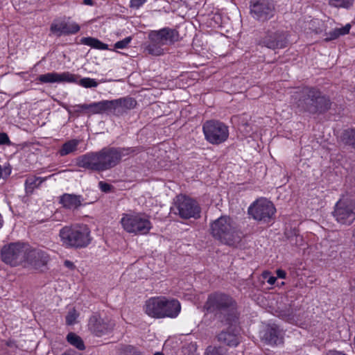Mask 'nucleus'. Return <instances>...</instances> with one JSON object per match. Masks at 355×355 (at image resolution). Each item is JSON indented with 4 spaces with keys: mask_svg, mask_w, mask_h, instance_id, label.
I'll use <instances>...</instances> for the list:
<instances>
[{
    "mask_svg": "<svg viewBox=\"0 0 355 355\" xmlns=\"http://www.w3.org/2000/svg\"><path fill=\"white\" fill-rule=\"evenodd\" d=\"M83 201V198L80 195L71 193H64L60 197L59 202L63 207L70 210H74L78 208Z\"/></svg>",
    "mask_w": 355,
    "mask_h": 355,
    "instance_id": "25",
    "label": "nucleus"
},
{
    "mask_svg": "<svg viewBox=\"0 0 355 355\" xmlns=\"http://www.w3.org/2000/svg\"><path fill=\"white\" fill-rule=\"evenodd\" d=\"M37 80L42 83H77L85 88L96 87L98 85V83L91 78H83L78 81V76L69 71L46 73L39 76Z\"/></svg>",
    "mask_w": 355,
    "mask_h": 355,
    "instance_id": "6",
    "label": "nucleus"
},
{
    "mask_svg": "<svg viewBox=\"0 0 355 355\" xmlns=\"http://www.w3.org/2000/svg\"><path fill=\"white\" fill-rule=\"evenodd\" d=\"M259 44L270 49H283L286 46V34L283 31H268Z\"/></svg>",
    "mask_w": 355,
    "mask_h": 355,
    "instance_id": "15",
    "label": "nucleus"
},
{
    "mask_svg": "<svg viewBox=\"0 0 355 355\" xmlns=\"http://www.w3.org/2000/svg\"><path fill=\"white\" fill-rule=\"evenodd\" d=\"M70 115L79 116L81 114L90 112L93 113V103L91 104H79L69 105L66 108Z\"/></svg>",
    "mask_w": 355,
    "mask_h": 355,
    "instance_id": "29",
    "label": "nucleus"
},
{
    "mask_svg": "<svg viewBox=\"0 0 355 355\" xmlns=\"http://www.w3.org/2000/svg\"><path fill=\"white\" fill-rule=\"evenodd\" d=\"M164 296L153 297L148 299L144 305V311L148 316L154 318H162Z\"/></svg>",
    "mask_w": 355,
    "mask_h": 355,
    "instance_id": "19",
    "label": "nucleus"
},
{
    "mask_svg": "<svg viewBox=\"0 0 355 355\" xmlns=\"http://www.w3.org/2000/svg\"><path fill=\"white\" fill-rule=\"evenodd\" d=\"M261 338L270 345H278L283 343V332L276 325L268 326L262 332Z\"/></svg>",
    "mask_w": 355,
    "mask_h": 355,
    "instance_id": "20",
    "label": "nucleus"
},
{
    "mask_svg": "<svg viewBox=\"0 0 355 355\" xmlns=\"http://www.w3.org/2000/svg\"><path fill=\"white\" fill-rule=\"evenodd\" d=\"M64 265L69 269H73L75 268L73 263L69 260L64 261Z\"/></svg>",
    "mask_w": 355,
    "mask_h": 355,
    "instance_id": "43",
    "label": "nucleus"
},
{
    "mask_svg": "<svg viewBox=\"0 0 355 355\" xmlns=\"http://www.w3.org/2000/svg\"><path fill=\"white\" fill-rule=\"evenodd\" d=\"M132 41L131 37H127L122 40L118 41L114 44V48L123 49H125L130 42Z\"/></svg>",
    "mask_w": 355,
    "mask_h": 355,
    "instance_id": "39",
    "label": "nucleus"
},
{
    "mask_svg": "<svg viewBox=\"0 0 355 355\" xmlns=\"http://www.w3.org/2000/svg\"><path fill=\"white\" fill-rule=\"evenodd\" d=\"M114 325L115 323L113 320L108 318H101L98 314L92 315L87 324L89 331L98 337L111 332Z\"/></svg>",
    "mask_w": 355,
    "mask_h": 355,
    "instance_id": "13",
    "label": "nucleus"
},
{
    "mask_svg": "<svg viewBox=\"0 0 355 355\" xmlns=\"http://www.w3.org/2000/svg\"><path fill=\"white\" fill-rule=\"evenodd\" d=\"M350 28L351 26L349 24H346L344 27L335 28L328 33L326 40H334L340 35L347 34L349 32Z\"/></svg>",
    "mask_w": 355,
    "mask_h": 355,
    "instance_id": "32",
    "label": "nucleus"
},
{
    "mask_svg": "<svg viewBox=\"0 0 355 355\" xmlns=\"http://www.w3.org/2000/svg\"><path fill=\"white\" fill-rule=\"evenodd\" d=\"M80 26L75 21L60 19L52 22L50 30L55 35L60 37L76 34L80 31Z\"/></svg>",
    "mask_w": 355,
    "mask_h": 355,
    "instance_id": "16",
    "label": "nucleus"
},
{
    "mask_svg": "<svg viewBox=\"0 0 355 355\" xmlns=\"http://www.w3.org/2000/svg\"><path fill=\"white\" fill-rule=\"evenodd\" d=\"M277 275L279 278L284 279L286 277V272L285 271L279 269L277 270Z\"/></svg>",
    "mask_w": 355,
    "mask_h": 355,
    "instance_id": "44",
    "label": "nucleus"
},
{
    "mask_svg": "<svg viewBox=\"0 0 355 355\" xmlns=\"http://www.w3.org/2000/svg\"><path fill=\"white\" fill-rule=\"evenodd\" d=\"M132 152L130 148H104L99 150L103 171H107L117 165L122 157Z\"/></svg>",
    "mask_w": 355,
    "mask_h": 355,
    "instance_id": "12",
    "label": "nucleus"
},
{
    "mask_svg": "<svg viewBox=\"0 0 355 355\" xmlns=\"http://www.w3.org/2000/svg\"><path fill=\"white\" fill-rule=\"evenodd\" d=\"M28 246L20 243H12L3 246L1 250V259L3 262L12 266L26 261Z\"/></svg>",
    "mask_w": 355,
    "mask_h": 355,
    "instance_id": "9",
    "label": "nucleus"
},
{
    "mask_svg": "<svg viewBox=\"0 0 355 355\" xmlns=\"http://www.w3.org/2000/svg\"><path fill=\"white\" fill-rule=\"evenodd\" d=\"M154 355H164V354L161 352H156Z\"/></svg>",
    "mask_w": 355,
    "mask_h": 355,
    "instance_id": "49",
    "label": "nucleus"
},
{
    "mask_svg": "<svg viewBox=\"0 0 355 355\" xmlns=\"http://www.w3.org/2000/svg\"><path fill=\"white\" fill-rule=\"evenodd\" d=\"M293 105L311 113L324 112L330 107V101L314 88L298 89L293 96Z\"/></svg>",
    "mask_w": 355,
    "mask_h": 355,
    "instance_id": "1",
    "label": "nucleus"
},
{
    "mask_svg": "<svg viewBox=\"0 0 355 355\" xmlns=\"http://www.w3.org/2000/svg\"><path fill=\"white\" fill-rule=\"evenodd\" d=\"M178 214L182 218H198L200 209L198 203L187 197L181 196L178 200Z\"/></svg>",
    "mask_w": 355,
    "mask_h": 355,
    "instance_id": "14",
    "label": "nucleus"
},
{
    "mask_svg": "<svg viewBox=\"0 0 355 355\" xmlns=\"http://www.w3.org/2000/svg\"><path fill=\"white\" fill-rule=\"evenodd\" d=\"M197 345L195 343H190L183 348L184 355H199L197 352Z\"/></svg>",
    "mask_w": 355,
    "mask_h": 355,
    "instance_id": "38",
    "label": "nucleus"
},
{
    "mask_svg": "<svg viewBox=\"0 0 355 355\" xmlns=\"http://www.w3.org/2000/svg\"><path fill=\"white\" fill-rule=\"evenodd\" d=\"M205 355H227L226 352L223 347L209 346Z\"/></svg>",
    "mask_w": 355,
    "mask_h": 355,
    "instance_id": "36",
    "label": "nucleus"
},
{
    "mask_svg": "<svg viewBox=\"0 0 355 355\" xmlns=\"http://www.w3.org/2000/svg\"><path fill=\"white\" fill-rule=\"evenodd\" d=\"M115 100L117 102L116 104L117 114L122 113L128 110L133 109L137 105V101L131 97L121 98Z\"/></svg>",
    "mask_w": 355,
    "mask_h": 355,
    "instance_id": "28",
    "label": "nucleus"
},
{
    "mask_svg": "<svg viewBox=\"0 0 355 355\" xmlns=\"http://www.w3.org/2000/svg\"><path fill=\"white\" fill-rule=\"evenodd\" d=\"M9 142V138L6 133H0V144H6Z\"/></svg>",
    "mask_w": 355,
    "mask_h": 355,
    "instance_id": "42",
    "label": "nucleus"
},
{
    "mask_svg": "<svg viewBox=\"0 0 355 355\" xmlns=\"http://www.w3.org/2000/svg\"><path fill=\"white\" fill-rule=\"evenodd\" d=\"M148 38V42L145 44V51L153 56L164 54V48L153 31L149 32Z\"/></svg>",
    "mask_w": 355,
    "mask_h": 355,
    "instance_id": "23",
    "label": "nucleus"
},
{
    "mask_svg": "<svg viewBox=\"0 0 355 355\" xmlns=\"http://www.w3.org/2000/svg\"><path fill=\"white\" fill-rule=\"evenodd\" d=\"M146 2V0H130V6L132 8L139 9Z\"/></svg>",
    "mask_w": 355,
    "mask_h": 355,
    "instance_id": "40",
    "label": "nucleus"
},
{
    "mask_svg": "<svg viewBox=\"0 0 355 355\" xmlns=\"http://www.w3.org/2000/svg\"><path fill=\"white\" fill-rule=\"evenodd\" d=\"M98 187H99V189L105 193L110 192L112 189V186L110 184H109L105 182H103V181L99 182Z\"/></svg>",
    "mask_w": 355,
    "mask_h": 355,
    "instance_id": "41",
    "label": "nucleus"
},
{
    "mask_svg": "<svg viewBox=\"0 0 355 355\" xmlns=\"http://www.w3.org/2000/svg\"><path fill=\"white\" fill-rule=\"evenodd\" d=\"M205 139L210 144L218 145L229 137V128L225 123L216 120L207 121L202 125Z\"/></svg>",
    "mask_w": 355,
    "mask_h": 355,
    "instance_id": "7",
    "label": "nucleus"
},
{
    "mask_svg": "<svg viewBox=\"0 0 355 355\" xmlns=\"http://www.w3.org/2000/svg\"><path fill=\"white\" fill-rule=\"evenodd\" d=\"M63 355H73V354H64Z\"/></svg>",
    "mask_w": 355,
    "mask_h": 355,
    "instance_id": "50",
    "label": "nucleus"
},
{
    "mask_svg": "<svg viewBox=\"0 0 355 355\" xmlns=\"http://www.w3.org/2000/svg\"><path fill=\"white\" fill-rule=\"evenodd\" d=\"M80 139H77L67 141L62 145L58 153L61 157L76 153L78 150V145L80 144Z\"/></svg>",
    "mask_w": 355,
    "mask_h": 355,
    "instance_id": "27",
    "label": "nucleus"
},
{
    "mask_svg": "<svg viewBox=\"0 0 355 355\" xmlns=\"http://www.w3.org/2000/svg\"><path fill=\"white\" fill-rule=\"evenodd\" d=\"M79 315V313L76 311V309H72L69 311L67 315H66V323L68 325L74 324L76 322V320Z\"/></svg>",
    "mask_w": 355,
    "mask_h": 355,
    "instance_id": "37",
    "label": "nucleus"
},
{
    "mask_svg": "<svg viewBox=\"0 0 355 355\" xmlns=\"http://www.w3.org/2000/svg\"><path fill=\"white\" fill-rule=\"evenodd\" d=\"M276 277H269L268 279H267V282L270 284V285H272L275 283L276 282Z\"/></svg>",
    "mask_w": 355,
    "mask_h": 355,
    "instance_id": "45",
    "label": "nucleus"
},
{
    "mask_svg": "<svg viewBox=\"0 0 355 355\" xmlns=\"http://www.w3.org/2000/svg\"><path fill=\"white\" fill-rule=\"evenodd\" d=\"M5 173H6V175H9V174H10V170H8V171H6L5 170Z\"/></svg>",
    "mask_w": 355,
    "mask_h": 355,
    "instance_id": "48",
    "label": "nucleus"
},
{
    "mask_svg": "<svg viewBox=\"0 0 355 355\" xmlns=\"http://www.w3.org/2000/svg\"><path fill=\"white\" fill-rule=\"evenodd\" d=\"M274 6L268 0H261L254 3L251 7L253 17L258 20L264 21L273 15Z\"/></svg>",
    "mask_w": 355,
    "mask_h": 355,
    "instance_id": "18",
    "label": "nucleus"
},
{
    "mask_svg": "<svg viewBox=\"0 0 355 355\" xmlns=\"http://www.w3.org/2000/svg\"><path fill=\"white\" fill-rule=\"evenodd\" d=\"M153 31L163 46L173 44L179 40L178 32L171 28L165 27L159 30Z\"/></svg>",
    "mask_w": 355,
    "mask_h": 355,
    "instance_id": "22",
    "label": "nucleus"
},
{
    "mask_svg": "<svg viewBox=\"0 0 355 355\" xmlns=\"http://www.w3.org/2000/svg\"><path fill=\"white\" fill-rule=\"evenodd\" d=\"M120 223L124 231L135 235H146L153 228L150 216L141 212L123 214Z\"/></svg>",
    "mask_w": 355,
    "mask_h": 355,
    "instance_id": "5",
    "label": "nucleus"
},
{
    "mask_svg": "<svg viewBox=\"0 0 355 355\" xmlns=\"http://www.w3.org/2000/svg\"><path fill=\"white\" fill-rule=\"evenodd\" d=\"M46 178L41 177L29 176L25 182V189L27 193H31L33 190L38 187Z\"/></svg>",
    "mask_w": 355,
    "mask_h": 355,
    "instance_id": "30",
    "label": "nucleus"
},
{
    "mask_svg": "<svg viewBox=\"0 0 355 355\" xmlns=\"http://www.w3.org/2000/svg\"><path fill=\"white\" fill-rule=\"evenodd\" d=\"M81 43L91 46L92 48L99 49V50H107L108 49V45L103 43L101 41L96 38L87 37H83L81 39Z\"/></svg>",
    "mask_w": 355,
    "mask_h": 355,
    "instance_id": "31",
    "label": "nucleus"
},
{
    "mask_svg": "<svg viewBox=\"0 0 355 355\" xmlns=\"http://www.w3.org/2000/svg\"><path fill=\"white\" fill-rule=\"evenodd\" d=\"M342 140L346 144L355 147V130H345L342 135Z\"/></svg>",
    "mask_w": 355,
    "mask_h": 355,
    "instance_id": "34",
    "label": "nucleus"
},
{
    "mask_svg": "<svg viewBox=\"0 0 355 355\" xmlns=\"http://www.w3.org/2000/svg\"><path fill=\"white\" fill-rule=\"evenodd\" d=\"M275 211L274 205L266 198L258 199L248 208L249 214L254 220L264 223L270 221Z\"/></svg>",
    "mask_w": 355,
    "mask_h": 355,
    "instance_id": "11",
    "label": "nucleus"
},
{
    "mask_svg": "<svg viewBox=\"0 0 355 355\" xmlns=\"http://www.w3.org/2000/svg\"><path fill=\"white\" fill-rule=\"evenodd\" d=\"M49 261L48 254L41 250H31L27 252L26 261L35 269L39 270L44 267Z\"/></svg>",
    "mask_w": 355,
    "mask_h": 355,
    "instance_id": "21",
    "label": "nucleus"
},
{
    "mask_svg": "<svg viewBox=\"0 0 355 355\" xmlns=\"http://www.w3.org/2000/svg\"><path fill=\"white\" fill-rule=\"evenodd\" d=\"M116 100L111 101H101L96 103H93V114L101 113L103 112H111L117 113Z\"/></svg>",
    "mask_w": 355,
    "mask_h": 355,
    "instance_id": "26",
    "label": "nucleus"
},
{
    "mask_svg": "<svg viewBox=\"0 0 355 355\" xmlns=\"http://www.w3.org/2000/svg\"><path fill=\"white\" fill-rule=\"evenodd\" d=\"M269 275V272H265L263 273V276L265 279H266L268 277V276Z\"/></svg>",
    "mask_w": 355,
    "mask_h": 355,
    "instance_id": "47",
    "label": "nucleus"
},
{
    "mask_svg": "<svg viewBox=\"0 0 355 355\" xmlns=\"http://www.w3.org/2000/svg\"><path fill=\"white\" fill-rule=\"evenodd\" d=\"M67 341L80 350L85 349V345L82 338L74 333H69L67 336Z\"/></svg>",
    "mask_w": 355,
    "mask_h": 355,
    "instance_id": "33",
    "label": "nucleus"
},
{
    "mask_svg": "<svg viewBox=\"0 0 355 355\" xmlns=\"http://www.w3.org/2000/svg\"><path fill=\"white\" fill-rule=\"evenodd\" d=\"M164 305L162 307V318H176L181 311V305L178 300L173 298H167L164 296Z\"/></svg>",
    "mask_w": 355,
    "mask_h": 355,
    "instance_id": "24",
    "label": "nucleus"
},
{
    "mask_svg": "<svg viewBox=\"0 0 355 355\" xmlns=\"http://www.w3.org/2000/svg\"><path fill=\"white\" fill-rule=\"evenodd\" d=\"M83 3L87 6H93L94 1L93 0H83Z\"/></svg>",
    "mask_w": 355,
    "mask_h": 355,
    "instance_id": "46",
    "label": "nucleus"
},
{
    "mask_svg": "<svg viewBox=\"0 0 355 355\" xmlns=\"http://www.w3.org/2000/svg\"><path fill=\"white\" fill-rule=\"evenodd\" d=\"M99 151L88 153L78 157L77 165L94 171H103Z\"/></svg>",
    "mask_w": 355,
    "mask_h": 355,
    "instance_id": "17",
    "label": "nucleus"
},
{
    "mask_svg": "<svg viewBox=\"0 0 355 355\" xmlns=\"http://www.w3.org/2000/svg\"><path fill=\"white\" fill-rule=\"evenodd\" d=\"M354 200L348 196H343L337 202L334 216L336 220L343 225H350L355 220Z\"/></svg>",
    "mask_w": 355,
    "mask_h": 355,
    "instance_id": "10",
    "label": "nucleus"
},
{
    "mask_svg": "<svg viewBox=\"0 0 355 355\" xmlns=\"http://www.w3.org/2000/svg\"><path fill=\"white\" fill-rule=\"evenodd\" d=\"M211 233L216 239L232 245L240 239L236 223L228 216H221L211 225Z\"/></svg>",
    "mask_w": 355,
    "mask_h": 355,
    "instance_id": "3",
    "label": "nucleus"
},
{
    "mask_svg": "<svg viewBox=\"0 0 355 355\" xmlns=\"http://www.w3.org/2000/svg\"><path fill=\"white\" fill-rule=\"evenodd\" d=\"M60 237L63 245L81 248L91 243L90 230L85 225L65 226L60 230Z\"/></svg>",
    "mask_w": 355,
    "mask_h": 355,
    "instance_id": "4",
    "label": "nucleus"
},
{
    "mask_svg": "<svg viewBox=\"0 0 355 355\" xmlns=\"http://www.w3.org/2000/svg\"><path fill=\"white\" fill-rule=\"evenodd\" d=\"M227 328L221 331L217 336V339L230 347H236L241 342L240 327L238 324V315L231 318H227L225 321L221 322Z\"/></svg>",
    "mask_w": 355,
    "mask_h": 355,
    "instance_id": "8",
    "label": "nucleus"
},
{
    "mask_svg": "<svg viewBox=\"0 0 355 355\" xmlns=\"http://www.w3.org/2000/svg\"><path fill=\"white\" fill-rule=\"evenodd\" d=\"M329 2L335 7L348 8L352 6L354 0H329Z\"/></svg>",
    "mask_w": 355,
    "mask_h": 355,
    "instance_id": "35",
    "label": "nucleus"
},
{
    "mask_svg": "<svg viewBox=\"0 0 355 355\" xmlns=\"http://www.w3.org/2000/svg\"><path fill=\"white\" fill-rule=\"evenodd\" d=\"M205 311L207 313H213L220 322H223L227 318H231L238 315L236 306L232 297L221 293H214L210 294L203 306Z\"/></svg>",
    "mask_w": 355,
    "mask_h": 355,
    "instance_id": "2",
    "label": "nucleus"
}]
</instances>
